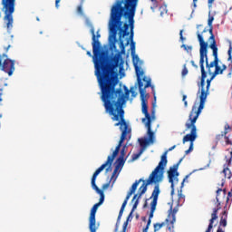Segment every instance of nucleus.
<instances>
[{"instance_id": "f257e3e1", "label": "nucleus", "mask_w": 232, "mask_h": 232, "mask_svg": "<svg viewBox=\"0 0 232 232\" xmlns=\"http://www.w3.org/2000/svg\"><path fill=\"white\" fill-rule=\"evenodd\" d=\"M91 34L92 35V61L94 63L95 76L97 77L98 82L103 92L104 95L113 92V88L118 82L117 80V68L122 70L124 67V60L121 53L114 55H108V52L102 50L101 45V34L96 33L95 28H91Z\"/></svg>"}, {"instance_id": "f03ea898", "label": "nucleus", "mask_w": 232, "mask_h": 232, "mask_svg": "<svg viewBox=\"0 0 232 232\" xmlns=\"http://www.w3.org/2000/svg\"><path fill=\"white\" fill-rule=\"evenodd\" d=\"M117 81L118 82L114 85L113 90L107 94H104L102 87L99 82L98 84L102 92L101 99L103 102L106 113H109V115L112 117V121H120L115 123L114 126H120V130L121 131L120 140H122L123 138L124 142L128 135L131 134V128H130V125L124 118V109H122V106L126 104V97H130V91L126 89L124 94L122 92V89H116L117 85L119 84V72H117Z\"/></svg>"}, {"instance_id": "7ed1b4c3", "label": "nucleus", "mask_w": 232, "mask_h": 232, "mask_svg": "<svg viewBox=\"0 0 232 232\" xmlns=\"http://www.w3.org/2000/svg\"><path fill=\"white\" fill-rule=\"evenodd\" d=\"M123 17L128 19L129 24L123 23L122 18L115 24L111 15L109 20V30L113 39L117 37V32H119L121 53H126V46L130 44V41L133 43V29L135 28V15H123Z\"/></svg>"}, {"instance_id": "20e7f679", "label": "nucleus", "mask_w": 232, "mask_h": 232, "mask_svg": "<svg viewBox=\"0 0 232 232\" xmlns=\"http://www.w3.org/2000/svg\"><path fill=\"white\" fill-rule=\"evenodd\" d=\"M198 40L199 43V66L201 70V86L204 85V80L208 77V73L211 75L213 73L211 72V68H215L214 72H218V47H215L214 44H209V48L212 49V55L214 57V61L209 63V58H208V42L204 41V36L198 33ZM204 63H206V69L204 67Z\"/></svg>"}, {"instance_id": "39448f33", "label": "nucleus", "mask_w": 232, "mask_h": 232, "mask_svg": "<svg viewBox=\"0 0 232 232\" xmlns=\"http://www.w3.org/2000/svg\"><path fill=\"white\" fill-rule=\"evenodd\" d=\"M226 195H227V198ZM224 198H226V203L227 204V202H229V198H232L231 191L227 193V190L226 188H218L216 196V208H213V212L211 213V218L209 219V224L206 232H211V230L213 229V224H215V220H218V211L222 209V200ZM226 226H227V205L224 207L223 212L220 213L219 227H218L217 232H224L222 227H226Z\"/></svg>"}, {"instance_id": "423d86ee", "label": "nucleus", "mask_w": 232, "mask_h": 232, "mask_svg": "<svg viewBox=\"0 0 232 232\" xmlns=\"http://www.w3.org/2000/svg\"><path fill=\"white\" fill-rule=\"evenodd\" d=\"M168 165V151H165L160 158V161L159 162L158 166L155 168V169L151 172L149 179L147 180L142 179L141 182L142 185L139 188L138 194L134 195L132 198L133 200H140L142 195L148 191V186L150 184H157V182H161V180L164 179V169Z\"/></svg>"}, {"instance_id": "0eeeda50", "label": "nucleus", "mask_w": 232, "mask_h": 232, "mask_svg": "<svg viewBox=\"0 0 232 232\" xmlns=\"http://www.w3.org/2000/svg\"><path fill=\"white\" fill-rule=\"evenodd\" d=\"M124 5V6H122ZM137 5H139V0H117L111 9V15L112 21L116 23H121L123 15H135L137 12Z\"/></svg>"}, {"instance_id": "6e6552de", "label": "nucleus", "mask_w": 232, "mask_h": 232, "mask_svg": "<svg viewBox=\"0 0 232 232\" xmlns=\"http://www.w3.org/2000/svg\"><path fill=\"white\" fill-rule=\"evenodd\" d=\"M123 142H124V136L121 138V140H119V143L116 146L111 156H108L105 163H103L100 168H98L92 175V181H91L92 188V189H95V191H96V193H98V195L104 193V191H102L101 188H99V187L95 183V181L97 180V177H99V174L101 173V171L104 170V169L107 166H109V168L106 169V171H111V164H113V160H115V158L117 157V155H119V152L121 151V147L122 146Z\"/></svg>"}, {"instance_id": "1a4fd4ad", "label": "nucleus", "mask_w": 232, "mask_h": 232, "mask_svg": "<svg viewBox=\"0 0 232 232\" xmlns=\"http://www.w3.org/2000/svg\"><path fill=\"white\" fill-rule=\"evenodd\" d=\"M210 79L207 80V86H206V79L204 80V83L202 85V78H200V82L198 83V88H201L198 90V93H200L199 95V106L197 108V106H192V109L190 111L189 115H194L196 117H199L200 113H202V111L204 110V106H206V99H208V95H209V88L211 87V81L215 79L217 75H215V72L210 74ZM206 86V89L204 88Z\"/></svg>"}, {"instance_id": "9d476101", "label": "nucleus", "mask_w": 232, "mask_h": 232, "mask_svg": "<svg viewBox=\"0 0 232 232\" xmlns=\"http://www.w3.org/2000/svg\"><path fill=\"white\" fill-rule=\"evenodd\" d=\"M144 83H138L139 90H140V101H141V111L145 115V118L142 119V122H151V115H150V112H148V94L146 93V88H152L151 86V79L144 76L142 78Z\"/></svg>"}, {"instance_id": "9b49d317", "label": "nucleus", "mask_w": 232, "mask_h": 232, "mask_svg": "<svg viewBox=\"0 0 232 232\" xmlns=\"http://www.w3.org/2000/svg\"><path fill=\"white\" fill-rule=\"evenodd\" d=\"M198 119V116H194L193 114H189L188 121L189 122H187L185 124L186 130H191L190 133L185 135L183 137V144H186V142H190L188 150L185 151V155H188V153H191L193 151V142L197 140V120Z\"/></svg>"}, {"instance_id": "f8f14e48", "label": "nucleus", "mask_w": 232, "mask_h": 232, "mask_svg": "<svg viewBox=\"0 0 232 232\" xmlns=\"http://www.w3.org/2000/svg\"><path fill=\"white\" fill-rule=\"evenodd\" d=\"M5 8V21H7L6 27L8 30L14 26V16L12 14L15 12V0H2Z\"/></svg>"}, {"instance_id": "ddd939ff", "label": "nucleus", "mask_w": 232, "mask_h": 232, "mask_svg": "<svg viewBox=\"0 0 232 232\" xmlns=\"http://www.w3.org/2000/svg\"><path fill=\"white\" fill-rule=\"evenodd\" d=\"M159 195H160V188L159 187V184H157L155 185L152 194L150 196V198H152V201L150 203V213L149 216V220L147 222V225L143 228L142 232H148V230L150 229V226H151V219L153 218V214L155 213V209H157V202L159 201Z\"/></svg>"}, {"instance_id": "4468645a", "label": "nucleus", "mask_w": 232, "mask_h": 232, "mask_svg": "<svg viewBox=\"0 0 232 232\" xmlns=\"http://www.w3.org/2000/svg\"><path fill=\"white\" fill-rule=\"evenodd\" d=\"M180 162H182V159L168 170L169 182L171 184L170 188L172 189L171 193L175 191V184H179V164H180Z\"/></svg>"}, {"instance_id": "2eb2a0df", "label": "nucleus", "mask_w": 232, "mask_h": 232, "mask_svg": "<svg viewBox=\"0 0 232 232\" xmlns=\"http://www.w3.org/2000/svg\"><path fill=\"white\" fill-rule=\"evenodd\" d=\"M3 57L7 56L6 54H0V68H2V72L8 73L9 77H11V75H14V72H15V62L14 60L5 59L3 63Z\"/></svg>"}, {"instance_id": "dca6fc26", "label": "nucleus", "mask_w": 232, "mask_h": 232, "mask_svg": "<svg viewBox=\"0 0 232 232\" xmlns=\"http://www.w3.org/2000/svg\"><path fill=\"white\" fill-rule=\"evenodd\" d=\"M140 182H142V179H140L138 180H136L131 188H130L129 192L127 193V196L121 205V208L120 209L119 215H118V219L117 222H121V218H122V215L124 213V209L126 208V206L128 205V200H130V197H131V195H133V193H135V191H137V188H139V185L140 184Z\"/></svg>"}, {"instance_id": "f3484780", "label": "nucleus", "mask_w": 232, "mask_h": 232, "mask_svg": "<svg viewBox=\"0 0 232 232\" xmlns=\"http://www.w3.org/2000/svg\"><path fill=\"white\" fill-rule=\"evenodd\" d=\"M179 212V207H175L173 208V206H170V208L169 210V216L166 219V223L168 224V229L169 231H173L174 224L176 222V215Z\"/></svg>"}, {"instance_id": "a211bd4d", "label": "nucleus", "mask_w": 232, "mask_h": 232, "mask_svg": "<svg viewBox=\"0 0 232 232\" xmlns=\"http://www.w3.org/2000/svg\"><path fill=\"white\" fill-rule=\"evenodd\" d=\"M132 55V63L134 64V68H135V72H136V75H137V81H138V84L143 83L142 81V76L144 75V71L142 70V68L139 67V55L133 53Z\"/></svg>"}, {"instance_id": "6ab92c4d", "label": "nucleus", "mask_w": 232, "mask_h": 232, "mask_svg": "<svg viewBox=\"0 0 232 232\" xmlns=\"http://www.w3.org/2000/svg\"><path fill=\"white\" fill-rule=\"evenodd\" d=\"M99 204H94L91 209L90 218H89V229L91 232H97L95 215L97 213V209H99Z\"/></svg>"}, {"instance_id": "aec40b11", "label": "nucleus", "mask_w": 232, "mask_h": 232, "mask_svg": "<svg viewBox=\"0 0 232 232\" xmlns=\"http://www.w3.org/2000/svg\"><path fill=\"white\" fill-rule=\"evenodd\" d=\"M124 164H126V159L118 158L116 160L115 168L112 172L111 179H113L115 177V175H117V173H118V175H119V173H121V171L122 170V168H124Z\"/></svg>"}, {"instance_id": "412c9836", "label": "nucleus", "mask_w": 232, "mask_h": 232, "mask_svg": "<svg viewBox=\"0 0 232 232\" xmlns=\"http://www.w3.org/2000/svg\"><path fill=\"white\" fill-rule=\"evenodd\" d=\"M227 55H228L227 61H228V63H231L228 64V73H227V77L228 79H231V77H232V44H231V42H229V48L227 51Z\"/></svg>"}, {"instance_id": "4be33fe9", "label": "nucleus", "mask_w": 232, "mask_h": 232, "mask_svg": "<svg viewBox=\"0 0 232 232\" xmlns=\"http://www.w3.org/2000/svg\"><path fill=\"white\" fill-rule=\"evenodd\" d=\"M145 126H146V128H147V133H148V136H149V142L150 143V144H153V142H155V132H153L152 130H151V121H147L146 123H145Z\"/></svg>"}, {"instance_id": "5701e85b", "label": "nucleus", "mask_w": 232, "mask_h": 232, "mask_svg": "<svg viewBox=\"0 0 232 232\" xmlns=\"http://www.w3.org/2000/svg\"><path fill=\"white\" fill-rule=\"evenodd\" d=\"M208 32L210 34L208 41H212L210 44H213L215 48H218L217 45V40H215V34H213V26H209Z\"/></svg>"}, {"instance_id": "b1692460", "label": "nucleus", "mask_w": 232, "mask_h": 232, "mask_svg": "<svg viewBox=\"0 0 232 232\" xmlns=\"http://www.w3.org/2000/svg\"><path fill=\"white\" fill-rule=\"evenodd\" d=\"M226 70H227V65L224 63L221 65V67L218 65V72H214V75H222Z\"/></svg>"}, {"instance_id": "393cba45", "label": "nucleus", "mask_w": 232, "mask_h": 232, "mask_svg": "<svg viewBox=\"0 0 232 232\" xmlns=\"http://www.w3.org/2000/svg\"><path fill=\"white\" fill-rule=\"evenodd\" d=\"M222 173H224L225 175V179H231L232 177V173L231 170L229 169V168L226 165H224V169L222 170Z\"/></svg>"}, {"instance_id": "a878e982", "label": "nucleus", "mask_w": 232, "mask_h": 232, "mask_svg": "<svg viewBox=\"0 0 232 232\" xmlns=\"http://www.w3.org/2000/svg\"><path fill=\"white\" fill-rule=\"evenodd\" d=\"M166 224L168 228V223L166 222V219H165V222L154 224V232L160 231V229H162V227H164Z\"/></svg>"}, {"instance_id": "bb28decb", "label": "nucleus", "mask_w": 232, "mask_h": 232, "mask_svg": "<svg viewBox=\"0 0 232 232\" xmlns=\"http://www.w3.org/2000/svg\"><path fill=\"white\" fill-rule=\"evenodd\" d=\"M137 206H139V199L135 200V202L132 206V209L127 218L128 222H130V219L132 218L133 211H135L137 209Z\"/></svg>"}, {"instance_id": "cd10ccee", "label": "nucleus", "mask_w": 232, "mask_h": 232, "mask_svg": "<svg viewBox=\"0 0 232 232\" xmlns=\"http://www.w3.org/2000/svg\"><path fill=\"white\" fill-rule=\"evenodd\" d=\"M139 142H140V146L141 147V150H144V148H146V146H148V144H150V142L148 140V139H139Z\"/></svg>"}, {"instance_id": "c85d7f7f", "label": "nucleus", "mask_w": 232, "mask_h": 232, "mask_svg": "<svg viewBox=\"0 0 232 232\" xmlns=\"http://www.w3.org/2000/svg\"><path fill=\"white\" fill-rule=\"evenodd\" d=\"M127 148H128V147H127L126 145H124V146L122 147V149H121V151H120L119 159H125Z\"/></svg>"}, {"instance_id": "c756f323", "label": "nucleus", "mask_w": 232, "mask_h": 232, "mask_svg": "<svg viewBox=\"0 0 232 232\" xmlns=\"http://www.w3.org/2000/svg\"><path fill=\"white\" fill-rule=\"evenodd\" d=\"M181 48H183L188 53H191V52L193 51V46L191 45L182 44Z\"/></svg>"}, {"instance_id": "7c9ffc66", "label": "nucleus", "mask_w": 232, "mask_h": 232, "mask_svg": "<svg viewBox=\"0 0 232 232\" xmlns=\"http://www.w3.org/2000/svg\"><path fill=\"white\" fill-rule=\"evenodd\" d=\"M141 153H144V149H140V150L132 155V160H137V159H139V157H140Z\"/></svg>"}, {"instance_id": "2f4dec72", "label": "nucleus", "mask_w": 232, "mask_h": 232, "mask_svg": "<svg viewBox=\"0 0 232 232\" xmlns=\"http://www.w3.org/2000/svg\"><path fill=\"white\" fill-rule=\"evenodd\" d=\"M186 197L182 194V190H180V192H179V198H178V206L179 204H180V202H184Z\"/></svg>"}, {"instance_id": "473e14b6", "label": "nucleus", "mask_w": 232, "mask_h": 232, "mask_svg": "<svg viewBox=\"0 0 232 232\" xmlns=\"http://www.w3.org/2000/svg\"><path fill=\"white\" fill-rule=\"evenodd\" d=\"M188 73V68L186 67V64H184L181 75L182 77H186V75Z\"/></svg>"}, {"instance_id": "72a5a7b5", "label": "nucleus", "mask_w": 232, "mask_h": 232, "mask_svg": "<svg viewBox=\"0 0 232 232\" xmlns=\"http://www.w3.org/2000/svg\"><path fill=\"white\" fill-rule=\"evenodd\" d=\"M103 202H104V192L100 194V201L96 204H99V206H101Z\"/></svg>"}, {"instance_id": "f704fd0d", "label": "nucleus", "mask_w": 232, "mask_h": 232, "mask_svg": "<svg viewBox=\"0 0 232 232\" xmlns=\"http://www.w3.org/2000/svg\"><path fill=\"white\" fill-rule=\"evenodd\" d=\"M213 21H215V17L208 16V26H213Z\"/></svg>"}, {"instance_id": "c9c22d12", "label": "nucleus", "mask_w": 232, "mask_h": 232, "mask_svg": "<svg viewBox=\"0 0 232 232\" xmlns=\"http://www.w3.org/2000/svg\"><path fill=\"white\" fill-rule=\"evenodd\" d=\"M186 99H188V96L186 94H183L182 95V101L184 102L185 108H188V101H186Z\"/></svg>"}, {"instance_id": "e433bc0d", "label": "nucleus", "mask_w": 232, "mask_h": 232, "mask_svg": "<svg viewBox=\"0 0 232 232\" xmlns=\"http://www.w3.org/2000/svg\"><path fill=\"white\" fill-rule=\"evenodd\" d=\"M231 162H232V158H228L226 157V164L225 166H227V168H229V166H231Z\"/></svg>"}, {"instance_id": "4c0bfd02", "label": "nucleus", "mask_w": 232, "mask_h": 232, "mask_svg": "<svg viewBox=\"0 0 232 232\" xmlns=\"http://www.w3.org/2000/svg\"><path fill=\"white\" fill-rule=\"evenodd\" d=\"M182 34H184V30L179 31V39H180V41H182V43H184V41H186V38L184 37V35Z\"/></svg>"}, {"instance_id": "58836bf2", "label": "nucleus", "mask_w": 232, "mask_h": 232, "mask_svg": "<svg viewBox=\"0 0 232 232\" xmlns=\"http://www.w3.org/2000/svg\"><path fill=\"white\" fill-rule=\"evenodd\" d=\"M131 55L135 53V42H130Z\"/></svg>"}, {"instance_id": "ea45409f", "label": "nucleus", "mask_w": 232, "mask_h": 232, "mask_svg": "<svg viewBox=\"0 0 232 232\" xmlns=\"http://www.w3.org/2000/svg\"><path fill=\"white\" fill-rule=\"evenodd\" d=\"M77 12L82 15V3L77 7Z\"/></svg>"}, {"instance_id": "a19ab883", "label": "nucleus", "mask_w": 232, "mask_h": 232, "mask_svg": "<svg viewBox=\"0 0 232 232\" xmlns=\"http://www.w3.org/2000/svg\"><path fill=\"white\" fill-rule=\"evenodd\" d=\"M226 144L230 145L232 144L231 140H229V136H225Z\"/></svg>"}, {"instance_id": "79ce46f5", "label": "nucleus", "mask_w": 232, "mask_h": 232, "mask_svg": "<svg viewBox=\"0 0 232 232\" xmlns=\"http://www.w3.org/2000/svg\"><path fill=\"white\" fill-rule=\"evenodd\" d=\"M188 177H189V176L187 175V176L183 179V180H182V182H181L180 188H184V182H186V181L188 180Z\"/></svg>"}, {"instance_id": "37998d69", "label": "nucleus", "mask_w": 232, "mask_h": 232, "mask_svg": "<svg viewBox=\"0 0 232 232\" xmlns=\"http://www.w3.org/2000/svg\"><path fill=\"white\" fill-rule=\"evenodd\" d=\"M227 133H229V131L225 129V130L222 132V137H227Z\"/></svg>"}, {"instance_id": "c03bdc74", "label": "nucleus", "mask_w": 232, "mask_h": 232, "mask_svg": "<svg viewBox=\"0 0 232 232\" xmlns=\"http://www.w3.org/2000/svg\"><path fill=\"white\" fill-rule=\"evenodd\" d=\"M224 130H231V126H229L227 123L225 124Z\"/></svg>"}, {"instance_id": "a18cd8bd", "label": "nucleus", "mask_w": 232, "mask_h": 232, "mask_svg": "<svg viewBox=\"0 0 232 232\" xmlns=\"http://www.w3.org/2000/svg\"><path fill=\"white\" fill-rule=\"evenodd\" d=\"M190 64H192L194 68H198V65L195 64V61H190Z\"/></svg>"}, {"instance_id": "49530a36", "label": "nucleus", "mask_w": 232, "mask_h": 232, "mask_svg": "<svg viewBox=\"0 0 232 232\" xmlns=\"http://www.w3.org/2000/svg\"><path fill=\"white\" fill-rule=\"evenodd\" d=\"M215 3V0H208V6H211Z\"/></svg>"}, {"instance_id": "de8ad7c7", "label": "nucleus", "mask_w": 232, "mask_h": 232, "mask_svg": "<svg viewBox=\"0 0 232 232\" xmlns=\"http://www.w3.org/2000/svg\"><path fill=\"white\" fill-rule=\"evenodd\" d=\"M59 3H61V0H56V1H55V6H56V8H59Z\"/></svg>"}, {"instance_id": "09e8293b", "label": "nucleus", "mask_w": 232, "mask_h": 232, "mask_svg": "<svg viewBox=\"0 0 232 232\" xmlns=\"http://www.w3.org/2000/svg\"><path fill=\"white\" fill-rule=\"evenodd\" d=\"M224 184H226V179H223L220 184L221 188H224Z\"/></svg>"}, {"instance_id": "8fccbe9b", "label": "nucleus", "mask_w": 232, "mask_h": 232, "mask_svg": "<svg viewBox=\"0 0 232 232\" xmlns=\"http://www.w3.org/2000/svg\"><path fill=\"white\" fill-rule=\"evenodd\" d=\"M176 148H177V145H174V146H172L169 149V151H173V150L176 149Z\"/></svg>"}, {"instance_id": "3c124183", "label": "nucleus", "mask_w": 232, "mask_h": 232, "mask_svg": "<svg viewBox=\"0 0 232 232\" xmlns=\"http://www.w3.org/2000/svg\"><path fill=\"white\" fill-rule=\"evenodd\" d=\"M197 1H198V0H193V6H194V8H197Z\"/></svg>"}, {"instance_id": "603ef678", "label": "nucleus", "mask_w": 232, "mask_h": 232, "mask_svg": "<svg viewBox=\"0 0 232 232\" xmlns=\"http://www.w3.org/2000/svg\"><path fill=\"white\" fill-rule=\"evenodd\" d=\"M109 186H110V183L104 184V185H103V189H106V188H109Z\"/></svg>"}, {"instance_id": "864d4df0", "label": "nucleus", "mask_w": 232, "mask_h": 232, "mask_svg": "<svg viewBox=\"0 0 232 232\" xmlns=\"http://www.w3.org/2000/svg\"><path fill=\"white\" fill-rule=\"evenodd\" d=\"M143 208H148V199H146L144 205H143Z\"/></svg>"}, {"instance_id": "5fc2aeb1", "label": "nucleus", "mask_w": 232, "mask_h": 232, "mask_svg": "<svg viewBox=\"0 0 232 232\" xmlns=\"http://www.w3.org/2000/svg\"><path fill=\"white\" fill-rule=\"evenodd\" d=\"M87 55H89V57H92V53L90 51H88Z\"/></svg>"}, {"instance_id": "6e6d98bb", "label": "nucleus", "mask_w": 232, "mask_h": 232, "mask_svg": "<svg viewBox=\"0 0 232 232\" xmlns=\"http://www.w3.org/2000/svg\"><path fill=\"white\" fill-rule=\"evenodd\" d=\"M206 32H208V29H204L202 34H206Z\"/></svg>"}, {"instance_id": "4d7b16f0", "label": "nucleus", "mask_w": 232, "mask_h": 232, "mask_svg": "<svg viewBox=\"0 0 232 232\" xmlns=\"http://www.w3.org/2000/svg\"><path fill=\"white\" fill-rule=\"evenodd\" d=\"M118 229H119V227H116L115 231L117 232V231H118Z\"/></svg>"}, {"instance_id": "13d9d810", "label": "nucleus", "mask_w": 232, "mask_h": 232, "mask_svg": "<svg viewBox=\"0 0 232 232\" xmlns=\"http://www.w3.org/2000/svg\"><path fill=\"white\" fill-rule=\"evenodd\" d=\"M8 48H10V45H8V47L6 48V51H8Z\"/></svg>"}, {"instance_id": "bf43d9fd", "label": "nucleus", "mask_w": 232, "mask_h": 232, "mask_svg": "<svg viewBox=\"0 0 232 232\" xmlns=\"http://www.w3.org/2000/svg\"><path fill=\"white\" fill-rule=\"evenodd\" d=\"M152 1V3H155V1H157V0H151Z\"/></svg>"}, {"instance_id": "052dcab7", "label": "nucleus", "mask_w": 232, "mask_h": 232, "mask_svg": "<svg viewBox=\"0 0 232 232\" xmlns=\"http://www.w3.org/2000/svg\"><path fill=\"white\" fill-rule=\"evenodd\" d=\"M143 220H146V218H143Z\"/></svg>"}, {"instance_id": "680f3d73", "label": "nucleus", "mask_w": 232, "mask_h": 232, "mask_svg": "<svg viewBox=\"0 0 232 232\" xmlns=\"http://www.w3.org/2000/svg\"><path fill=\"white\" fill-rule=\"evenodd\" d=\"M37 19V21H39V18H36Z\"/></svg>"}, {"instance_id": "e2e57ef3", "label": "nucleus", "mask_w": 232, "mask_h": 232, "mask_svg": "<svg viewBox=\"0 0 232 232\" xmlns=\"http://www.w3.org/2000/svg\"><path fill=\"white\" fill-rule=\"evenodd\" d=\"M1 117H3L2 115H0V119H1Z\"/></svg>"}]
</instances>
